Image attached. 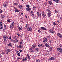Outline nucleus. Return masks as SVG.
<instances>
[{"mask_svg":"<svg viewBox=\"0 0 62 62\" xmlns=\"http://www.w3.org/2000/svg\"><path fill=\"white\" fill-rule=\"evenodd\" d=\"M57 36L59 37L60 38H61V37H62V35H61V34L60 33H58L57 34Z\"/></svg>","mask_w":62,"mask_h":62,"instance_id":"14","label":"nucleus"},{"mask_svg":"<svg viewBox=\"0 0 62 62\" xmlns=\"http://www.w3.org/2000/svg\"><path fill=\"white\" fill-rule=\"evenodd\" d=\"M19 8L21 9V8H22V5H20L19 6Z\"/></svg>","mask_w":62,"mask_h":62,"instance_id":"33","label":"nucleus"},{"mask_svg":"<svg viewBox=\"0 0 62 62\" xmlns=\"http://www.w3.org/2000/svg\"><path fill=\"white\" fill-rule=\"evenodd\" d=\"M3 37L4 39H6L7 36L6 35H4L3 36Z\"/></svg>","mask_w":62,"mask_h":62,"instance_id":"30","label":"nucleus"},{"mask_svg":"<svg viewBox=\"0 0 62 62\" xmlns=\"http://www.w3.org/2000/svg\"><path fill=\"white\" fill-rule=\"evenodd\" d=\"M31 14L33 13V11H31Z\"/></svg>","mask_w":62,"mask_h":62,"instance_id":"52","label":"nucleus"},{"mask_svg":"<svg viewBox=\"0 0 62 62\" xmlns=\"http://www.w3.org/2000/svg\"><path fill=\"white\" fill-rule=\"evenodd\" d=\"M35 50L36 51H38V48H36Z\"/></svg>","mask_w":62,"mask_h":62,"instance_id":"44","label":"nucleus"},{"mask_svg":"<svg viewBox=\"0 0 62 62\" xmlns=\"http://www.w3.org/2000/svg\"><path fill=\"white\" fill-rule=\"evenodd\" d=\"M20 10L17 9H15V12H18Z\"/></svg>","mask_w":62,"mask_h":62,"instance_id":"23","label":"nucleus"},{"mask_svg":"<svg viewBox=\"0 0 62 62\" xmlns=\"http://www.w3.org/2000/svg\"><path fill=\"white\" fill-rule=\"evenodd\" d=\"M48 2L49 4V5H52V1H48Z\"/></svg>","mask_w":62,"mask_h":62,"instance_id":"20","label":"nucleus"},{"mask_svg":"<svg viewBox=\"0 0 62 62\" xmlns=\"http://www.w3.org/2000/svg\"><path fill=\"white\" fill-rule=\"evenodd\" d=\"M23 41H21V42H20V44H23Z\"/></svg>","mask_w":62,"mask_h":62,"instance_id":"51","label":"nucleus"},{"mask_svg":"<svg viewBox=\"0 0 62 62\" xmlns=\"http://www.w3.org/2000/svg\"><path fill=\"white\" fill-rule=\"evenodd\" d=\"M3 6L5 8L6 7V6H7L5 3H4L3 4Z\"/></svg>","mask_w":62,"mask_h":62,"instance_id":"39","label":"nucleus"},{"mask_svg":"<svg viewBox=\"0 0 62 62\" xmlns=\"http://www.w3.org/2000/svg\"><path fill=\"white\" fill-rule=\"evenodd\" d=\"M38 47L39 48V47H44V45H43V44H39L38 45Z\"/></svg>","mask_w":62,"mask_h":62,"instance_id":"9","label":"nucleus"},{"mask_svg":"<svg viewBox=\"0 0 62 62\" xmlns=\"http://www.w3.org/2000/svg\"><path fill=\"white\" fill-rule=\"evenodd\" d=\"M57 51H58V52H60V53L61 48L59 47L57 49Z\"/></svg>","mask_w":62,"mask_h":62,"instance_id":"21","label":"nucleus"},{"mask_svg":"<svg viewBox=\"0 0 62 62\" xmlns=\"http://www.w3.org/2000/svg\"><path fill=\"white\" fill-rule=\"evenodd\" d=\"M36 62H40V60L37 59L36 61Z\"/></svg>","mask_w":62,"mask_h":62,"instance_id":"32","label":"nucleus"},{"mask_svg":"<svg viewBox=\"0 0 62 62\" xmlns=\"http://www.w3.org/2000/svg\"><path fill=\"white\" fill-rule=\"evenodd\" d=\"M0 23H2V21L1 20L0 21Z\"/></svg>","mask_w":62,"mask_h":62,"instance_id":"63","label":"nucleus"},{"mask_svg":"<svg viewBox=\"0 0 62 62\" xmlns=\"http://www.w3.org/2000/svg\"><path fill=\"white\" fill-rule=\"evenodd\" d=\"M36 44H33L31 47V48L32 49H34V48H35L36 46Z\"/></svg>","mask_w":62,"mask_h":62,"instance_id":"10","label":"nucleus"},{"mask_svg":"<svg viewBox=\"0 0 62 62\" xmlns=\"http://www.w3.org/2000/svg\"><path fill=\"white\" fill-rule=\"evenodd\" d=\"M48 41V39L47 38L45 37L43 38V41L44 42H46Z\"/></svg>","mask_w":62,"mask_h":62,"instance_id":"4","label":"nucleus"},{"mask_svg":"<svg viewBox=\"0 0 62 62\" xmlns=\"http://www.w3.org/2000/svg\"><path fill=\"white\" fill-rule=\"evenodd\" d=\"M6 39H8V38L7 37H6Z\"/></svg>","mask_w":62,"mask_h":62,"instance_id":"59","label":"nucleus"},{"mask_svg":"<svg viewBox=\"0 0 62 62\" xmlns=\"http://www.w3.org/2000/svg\"><path fill=\"white\" fill-rule=\"evenodd\" d=\"M44 4L45 6H47V3H45Z\"/></svg>","mask_w":62,"mask_h":62,"instance_id":"57","label":"nucleus"},{"mask_svg":"<svg viewBox=\"0 0 62 62\" xmlns=\"http://www.w3.org/2000/svg\"><path fill=\"white\" fill-rule=\"evenodd\" d=\"M14 39H17V37L16 36H15L14 37Z\"/></svg>","mask_w":62,"mask_h":62,"instance_id":"47","label":"nucleus"},{"mask_svg":"<svg viewBox=\"0 0 62 62\" xmlns=\"http://www.w3.org/2000/svg\"><path fill=\"white\" fill-rule=\"evenodd\" d=\"M8 46L10 48L11 47H12V44L11 43H9L8 44Z\"/></svg>","mask_w":62,"mask_h":62,"instance_id":"12","label":"nucleus"},{"mask_svg":"<svg viewBox=\"0 0 62 62\" xmlns=\"http://www.w3.org/2000/svg\"><path fill=\"white\" fill-rule=\"evenodd\" d=\"M54 2H56V0H53Z\"/></svg>","mask_w":62,"mask_h":62,"instance_id":"62","label":"nucleus"},{"mask_svg":"<svg viewBox=\"0 0 62 62\" xmlns=\"http://www.w3.org/2000/svg\"><path fill=\"white\" fill-rule=\"evenodd\" d=\"M13 42H14L15 43H17V42H18V40L17 39L13 40Z\"/></svg>","mask_w":62,"mask_h":62,"instance_id":"19","label":"nucleus"},{"mask_svg":"<svg viewBox=\"0 0 62 62\" xmlns=\"http://www.w3.org/2000/svg\"><path fill=\"white\" fill-rule=\"evenodd\" d=\"M20 36L21 37H23V34H21L20 35Z\"/></svg>","mask_w":62,"mask_h":62,"instance_id":"64","label":"nucleus"},{"mask_svg":"<svg viewBox=\"0 0 62 62\" xmlns=\"http://www.w3.org/2000/svg\"><path fill=\"white\" fill-rule=\"evenodd\" d=\"M7 21L8 22V23H9V22H10V19H7Z\"/></svg>","mask_w":62,"mask_h":62,"instance_id":"28","label":"nucleus"},{"mask_svg":"<svg viewBox=\"0 0 62 62\" xmlns=\"http://www.w3.org/2000/svg\"><path fill=\"white\" fill-rule=\"evenodd\" d=\"M47 38L48 39H50V38H51V36H48L47 37Z\"/></svg>","mask_w":62,"mask_h":62,"instance_id":"45","label":"nucleus"},{"mask_svg":"<svg viewBox=\"0 0 62 62\" xmlns=\"http://www.w3.org/2000/svg\"><path fill=\"white\" fill-rule=\"evenodd\" d=\"M60 53H62V48H61V50H60Z\"/></svg>","mask_w":62,"mask_h":62,"instance_id":"40","label":"nucleus"},{"mask_svg":"<svg viewBox=\"0 0 62 62\" xmlns=\"http://www.w3.org/2000/svg\"><path fill=\"white\" fill-rule=\"evenodd\" d=\"M23 46L22 45L21 46V45L20 46H19V48H22V47H23Z\"/></svg>","mask_w":62,"mask_h":62,"instance_id":"37","label":"nucleus"},{"mask_svg":"<svg viewBox=\"0 0 62 62\" xmlns=\"http://www.w3.org/2000/svg\"><path fill=\"white\" fill-rule=\"evenodd\" d=\"M18 28L19 30H23V28H22V27H19L18 26Z\"/></svg>","mask_w":62,"mask_h":62,"instance_id":"16","label":"nucleus"},{"mask_svg":"<svg viewBox=\"0 0 62 62\" xmlns=\"http://www.w3.org/2000/svg\"><path fill=\"white\" fill-rule=\"evenodd\" d=\"M4 41H5V42L6 41H7V40L6 39H4Z\"/></svg>","mask_w":62,"mask_h":62,"instance_id":"53","label":"nucleus"},{"mask_svg":"<svg viewBox=\"0 0 62 62\" xmlns=\"http://www.w3.org/2000/svg\"><path fill=\"white\" fill-rule=\"evenodd\" d=\"M3 11V10H1V9H0V13H2Z\"/></svg>","mask_w":62,"mask_h":62,"instance_id":"35","label":"nucleus"},{"mask_svg":"<svg viewBox=\"0 0 62 62\" xmlns=\"http://www.w3.org/2000/svg\"><path fill=\"white\" fill-rule=\"evenodd\" d=\"M23 13H22L20 15V16H21V15H23Z\"/></svg>","mask_w":62,"mask_h":62,"instance_id":"60","label":"nucleus"},{"mask_svg":"<svg viewBox=\"0 0 62 62\" xmlns=\"http://www.w3.org/2000/svg\"><path fill=\"white\" fill-rule=\"evenodd\" d=\"M47 11L48 12V17H50L51 16V9H47Z\"/></svg>","mask_w":62,"mask_h":62,"instance_id":"1","label":"nucleus"},{"mask_svg":"<svg viewBox=\"0 0 62 62\" xmlns=\"http://www.w3.org/2000/svg\"><path fill=\"white\" fill-rule=\"evenodd\" d=\"M10 51H11L10 49L9 48L7 49L6 51V54H8L9 53V52H10Z\"/></svg>","mask_w":62,"mask_h":62,"instance_id":"2","label":"nucleus"},{"mask_svg":"<svg viewBox=\"0 0 62 62\" xmlns=\"http://www.w3.org/2000/svg\"><path fill=\"white\" fill-rule=\"evenodd\" d=\"M52 30H54V28L53 27L52 28Z\"/></svg>","mask_w":62,"mask_h":62,"instance_id":"50","label":"nucleus"},{"mask_svg":"<svg viewBox=\"0 0 62 62\" xmlns=\"http://www.w3.org/2000/svg\"><path fill=\"white\" fill-rule=\"evenodd\" d=\"M55 13H57L58 12L56 10H55Z\"/></svg>","mask_w":62,"mask_h":62,"instance_id":"46","label":"nucleus"},{"mask_svg":"<svg viewBox=\"0 0 62 62\" xmlns=\"http://www.w3.org/2000/svg\"><path fill=\"white\" fill-rule=\"evenodd\" d=\"M26 9L27 11H30V10H31V8H26Z\"/></svg>","mask_w":62,"mask_h":62,"instance_id":"18","label":"nucleus"},{"mask_svg":"<svg viewBox=\"0 0 62 62\" xmlns=\"http://www.w3.org/2000/svg\"><path fill=\"white\" fill-rule=\"evenodd\" d=\"M8 2H7L5 4V5H6V6H7V5H8Z\"/></svg>","mask_w":62,"mask_h":62,"instance_id":"48","label":"nucleus"},{"mask_svg":"<svg viewBox=\"0 0 62 62\" xmlns=\"http://www.w3.org/2000/svg\"><path fill=\"white\" fill-rule=\"evenodd\" d=\"M45 45L48 48H49L50 47V46L49 45V44L47 43L45 44Z\"/></svg>","mask_w":62,"mask_h":62,"instance_id":"15","label":"nucleus"},{"mask_svg":"<svg viewBox=\"0 0 62 62\" xmlns=\"http://www.w3.org/2000/svg\"><path fill=\"white\" fill-rule=\"evenodd\" d=\"M29 26V25H28V24H26L25 25V27H26L27 28V27H28Z\"/></svg>","mask_w":62,"mask_h":62,"instance_id":"36","label":"nucleus"},{"mask_svg":"<svg viewBox=\"0 0 62 62\" xmlns=\"http://www.w3.org/2000/svg\"><path fill=\"white\" fill-rule=\"evenodd\" d=\"M50 59H51V60H54L55 58L53 57H51L50 58Z\"/></svg>","mask_w":62,"mask_h":62,"instance_id":"25","label":"nucleus"},{"mask_svg":"<svg viewBox=\"0 0 62 62\" xmlns=\"http://www.w3.org/2000/svg\"><path fill=\"white\" fill-rule=\"evenodd\" d=\"M42 15L43 18H45V16H46V14H45V13L44 12L42 11Z\"/></svg>","mask_w":62,"mask_h":62,"instance_id":"5","label":"nucleus"},{"mask_svg":"<svg viewBox=\"0 0 62 62\" xmlns=\"http://www.w3.org/2000/svg\"><path fill=\"white\" fill-rule=\"evenodd\" d=\"M19 51L20 52V53H22V50H19Z\"/></svg>","mask_w":62,"mask_h":62,"instance_id":"61","label":"nucleus"},{"mask_svg":"<svg viewBox=\"0 0 62 62\" xmlns=\"http://www.w3.org/2000/svg\"><path fill=\"white\" fill-rule=\"evenodd\" d=\"M3 23H0V26H2V24Z\"/></svg>","mask_w":62,"mask_h":62,"instance_id":"54","label":"nucleus"},{"mask_svg":"<svg viewBox=\"0 0 62 62\" xmlns=\"http://www.w3.org/2000/svg\"><path fill=\"white\" fill-rule=\"evenodd\" d=\"M14 9H17V7H16L15 6L14 7Z\"/></svg>","mask_w":62,"mask_h":62,"instance_id":"49","label":"nucleus"},{"mask_svg":"<svg viewBox=\"0 0 62 62\" xmlns=\"http://www.w3.org/2000/svg\"><path fill=\"white\" fill-rule=\"evenodd\" d=\"M26 7H27V8H29L30 7V6H29V5H26Z\"/></svg>","mask_w":62,"mask_h":62,"instance_id":"41","label":"nucleus"},{"mask_svg":"<svg viewBox=\"0 0 62 62\" xmlns=\"http://www.w3.org/2000/svg\"><path fill=\"white\" fill-rule=\"evenodd\" d=\"M16 53L17 54V55H18V56H20V55H21V54H20V52L18 50H16Z\"/></svg>","mask_w":62,"mask_h":62,"instance_id":"6","label":"nucleus"},{"mask_svg":"<svg viewBox=\"0 0 62 62\" xmlns=\"http://www.w3.org/2000/svg\"><path fill=\"white\" fill-rule=\"evenodd\" d=\"M51 60V59L50 58L48 59V61H49V60Z\"/></svg>","mask_w":62,"mask_h":62,"instance_id":"56","label":"nucleus"},{"mask_svg":"<svg viewBox=\"0 0 62 62\" xmlns=\"http://www.w3.org/2000/svg\"><path fill=\"white\" fill-rule=\"evenodd\" d=\"M15 23L13 22L12 23V24L10 25V28L11 29H12L14 26V24Z\"/></svg>","mask_w":62,"mask_h":62,"instance_id":"3","label":"nucleus"},{"mask_svg":"<svg viewBox=\"0 0 62 62\" xmlns=\"http://www.w3.org/2000/svg\"><path fill=\"white\" fill-rule=\"evenodd\" d=\"M33 10H36V6H34L33 7Z\"/></svg>","mask_w":62,"mask_h":62,"instance_id":"22","label":"nucleus"},{"mask_svg":"<svg viewBox=\"0 0 62 62\" xmlns=\"http://www.w3.org/2000/svg\"><path fill=\"white\" fill-rule=\"evenodd\" d=\"M32 16L33 18H34V17H35V15H34V14H32Z\"/></svg>","mask_w":62,"mask_h":62,"instance_id":"38","label":"nucleus"},{"mask_svg":"<svg viewBox=\"0 0 62 62\" xmlns=\"http://www.w3.org/2000/svg\"><path fill=\"white\" fill-rule=\"evenodd\" d=\"M27 29L29 31H31L32 30V28L31 27H28L27 28Z\"/></svg>","mask_w":62,"mask_h":62,"instance_id":"11","label":"nucleus"},{"mask_svg":"<svg viewBox=\"0 0 62 62\" xmlns=\"http://www.w3.org/2000/svg\"><path fill=\"white\" fill-rule=\"evenodd\" d=\"M11 38V36L9 37V38H8V39H10Z\"/></svg>","mask_w":62,"mask_h":62,"instance_id":"43","label":"nucleus"},{"mask_svg":"<svg viewBox=\"0 0 62 62\" xmlns=\"http://www.w3.org/2000/svg\"><path fill=\"white\" fill-rule=\"evenodd\" d=\"M41 29H43V30H46V28L44 27H42L41 28Z\"/></svg>","mask_w":62,"mask_h":62,"instance_id":"24","label":"nucleus"},{"mask_svg":"<svg viewBox=\"0 0 62 62\" xmlns=\"http://www.w3.org/2000/svg\"><path fill=\"white\" fill-rule=\"evenodd\" d=\"M38 32H39V33H40V32H41L40 30H38Z\"/></svg>","mask_w":62,"mask_h":62,"instance_id":"55","label":"nucleus"},{"mask_svg":"<svg viewBox=\"0 0 62 62\" xmlns=\"http://www.w3.org/2000/svg\"><path fill=\"white\" fill-rule=\"evenodd\" d=\"M53 24L55 26V25H56V23L55 22H54L53 23Z\"/></svg>","mask_w":62,"mask_h":62,"instance_id":"27","label":"nucleus"},{"mask_svg":"<svg viewBox=\"0 0 62 62\" xmlns=\"http://www.w3.org/2000/svg\"><path fill=\"white\" fill-rule=\"evenodd\" d=\"M49 31L52 34H54L55 32L52 29H50L49 30Z\"/></svg>","mask_w":62,"mask_h":62,"instance_id":"7","label":"nucleus"},{"mask_svg":"<svg viewBox=\"0 0 62 62\" xmlns=\"http://www.w3.org/2000/svg\"><path fill=\"white\" fill-rule=\"evenodd\" d=\"M27 55V58H28V59H29V60L30 59V56H29V54H28Z\"/></svg>","mask_w":62,"mask_h":62,"instance_id":"17","label":"nucleus"},{"mask_svg":"<svg viewBox=\"0 0 62 62\" xmlns=\"http://www.w3.org/2000/svg\"><path fill=\"white\" fill-rule=\"evenodd\" d=\"M27 58L25 57H24L23 58V61H26V60H27Z\"/></svg>","mask_w":62,"mask_h":62,"instance_id":"13","label":"nucleus"},{"mask_svg":"<svg viewBox=\"0 0 62 62\" xmlns=\"http://www.w3.org/2000/svg\"><path fill=\"white\" fill-rule=\"evenodd\" d=\"M59 0H56V3H59Z\"/></svg>","mask_w":62,"mask_h":62,"instance_id":"42","label":"nucleus"},{"mask_svg":"<svg viewBox=\"0 0 62 62\" xmlns=\"http://www.w3.org/2000/svg\"><path fill=\"white\" fill-rule=\"evenodd\" d=\"M1 54H5V52L4 51H2L1 52Z\"/></svg>","mask_w":62,"mask_h":62,"instance_id":"34","label":"nucleus"},{"mask_svg":"<svg viewBox=\"0 0 62 62\" xmlns=\"http://www.w3.org/2000/svg\"><path fill=\"white\" fill-rule=\"evenodd\" d=\"M37 16H38V17H41V14L39 12H37Z\"/></svg>","mask_w":62,"mask_h":62,"instance_id":"8","label":"nucleus"},{"mask_svg":"<svg viewBox=\"0 0 62 62\" xmlns=\"http://www.w3.org/2000/svg\"><path fill=\"white\" fill-rule=\"evenodd\" d=\"M32 53H34V51L33 50H32V51H31Z\"/></svg>","mask_w":62,"mask_h":62,"instance_id":"58","label":"nucleus"},{"mask_svg":"<svg viewBox=\"0 0 62 62\" xmlns=\"http://www.w3.org/2000/svg\"><path fill=\"white\" fill-rule=\"evenodd\" d=\"M14 6H17L19 4V3H14Z\"/></svg>","mask_w":62,"mask_h":62,"instance_id":"26","label":"nucleus"},{"mask_svg":"<svg viewBox=\"0 0 62 62\" xmlns=\"http://www.w3.org/2000/svg\"><path fill=\"white\" fill-rule=\"evenodd\" d=\"M1 19H3L4 18V16L3 15L1 16Z\"/></svg>","mask_w":62,"mask_h":62,"instance_id":"31","label":"nucleus"},{"mask_svg":"<svg viewBox=\"0 0 62 62\" xmlns=\"http://www.w3.org/2000/svg\"><path fill=\"white\" fill-rule=\"evenodd\" d=\"M3 28V26H0V29H2Z\"/></svg>","mask_w":62,"mask_h":62,"instance_id":"29","label":"nucleus"}]
</instances>
